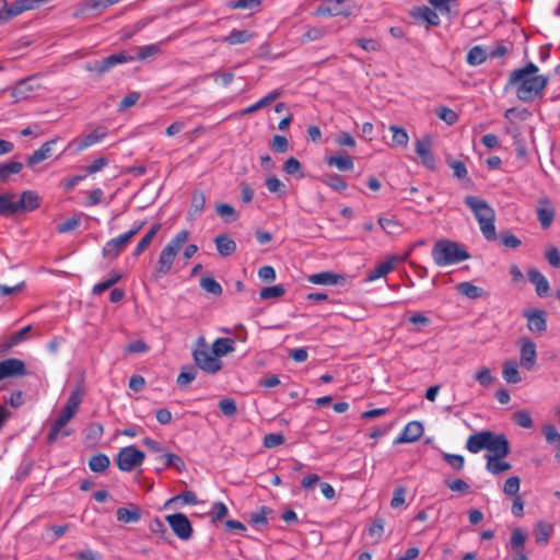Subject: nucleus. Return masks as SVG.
I'll return each mask as SVG.
<instances>
[{"instance_id":"1","label":"nucleus","mask_w":560,"mask_h":560,"mask_svg":"<svg viewBox=\"0 0 560 560\" xmlns=\"http://www.w3.org/2000/svg\"><path fill=\"white\" fill-rule=\"evenodd\" d=\"M539 68L534 62L513 70L505 84V91L513 89L517 98L524 103L534 102L544 95L549 79L538 74Z\"/></svg>"},{"instance_id":"2","label":"nucleus","mask_w":560,"mask_h":560,"mask_svg":"<svg viewBox=\"0 0 560 560\" xmlns=\"http://www.w3.org/2000/svg\"><path fill=\"white\" fill-rule=\"evenodd\" d=\"M83 396L84 388L82 385H78L71 390L65 407L62 408L59 416L55 419L50 427V430L47 435L48 444L55 443L58 440L59 435L69 436L72 433L71 430H61L77 415L79 407L83 400Z\"/></svg>"},{"instance_id":"3","label":"nucleus","mask_w":560,"mask_h":560,"mask_svg":"<svg viewBox=\"0 0 560 560\" xmlns=\"http://www.w3.org/2000/svg\"><path fill=\"white\" fill-rule=\"evenodd\" d=\"M135 51L136 55L129 54L128 51L113 54L102 60L95 61L93 65H89L88 69L96 72L97 74H103L119 63H126L133 60H145L161 52V44L137 47L135 48Z\"/></svg>"},{"instance_id":"4","label":"nucleus","mask_w":560,"mask_h":560,"mask_svg":"<svg viewBox=\"0 0 560 560\" xmlns=\"http://www.w3.org/2000/svg\"><path fill=\"white\" fill-rule=\"evenodd\" d=\"M466 206L472 211L475 218L479 223L480 231L487 241H495V212L493 208L481 198L476 196H466L464 199Z\"/></svg>"},{"instance_id":"5","label":"nucleus","mask_w":560,"mask_h":560,"mask_svg":"<svg viewBox=\"0 0 560 560\" xmlns=\"http://www.w3.org/2000/svg\"><path fill=\"white\" fill-rule=\"evenodd\" d=\"M432 258L438 266H447L467 260L470 255L458 243L451 240H439L432 247Z\"/></svg>"},{"instance_id":"6","label":"nucleus","mask_w":560,"mask_h":560,"mask_svg":"<svg viewBox=\"0 0 560 560\" xmlns=\"http://www.w3.org/2000/svg\"><path fill=\"white\" fill-rule=\"evenodd\" d=\"M14 194H2L4 217L10 218L19 212H31L40 206V196L35 190H24L20 199L14 201Z\"/></svg>"},{"instance_id":"7","label":"nucleus","mask_w":560,"mask_h":560,"mask_svg":"<svg viewBox=\"0 0 560 560\" xmlns=\"http://www.w3.org/2000/svg\"><path fill=\"white\" fill-rule=\"evenodd\" d=\"M189 233L187 230L179 231L161 250L159 260L155 267V277L161 278L166 276L173 266L174 259L182 246L188 240Z\"/></svg>"},{"instance_id":"8","label":"nucleus","mask_w":560,"mask_h":560,"mask_svg":"<svg viewBox=\"0 0 560 560\" xmlns=\"http://www.w3.org/2000/svg\"><path fill=\"white\" fill-rule=\"evenodd\" d=\"M192 357L196 365L207 373H217L222 368L221 360L212 349L208 348L202 338L199 346L192 351Z\"/></svg>"},{"instance_id":"9","label":"nucleus","mask_w":560,"mask_h":560,"mask_svg":"<svg viewBox=\"0 0 560 560\" xmlns=\"http://www.w3.org/2000/svg\"><path fill=\"white\" fill-rule=\"evenodd\" d=\"M353 0H326L314 12V16H345L352 14Z\"/></svg>"},{"instance_id":"10","label":"nucleus","mask_w":560,"mask_h":560,"mask_svg":"<svg viewBox=\"0 0 560 560\" xmlns=\"http://www.w3.org/2000/svg\"><path fill=\"white\" fill-rule=\"evenodd\" d=\"M144 458L145 455L142 451L135 445H129L120 448L116 457V464L121 471H131L140 466Z\"/></svg>"},{"instance_id":"11","label":"nucleus","mask_w":560,"mask_h":560,"mask_svg":"<svg viewBox=\"0 0 560 560\" xmlns=\"http://www.w3.org/2000/svg\"><path fill=\"white\" fill-rule=\"evenodd\" d=\"M107 135L105 127H97L94 131L72 139L66 147L65 151L73 149V153H79L89 147L102 141Z\"/></svg>"},{"instance_id":"12","label":"nucleus","mask_w":560,"mask_h":560,"mask_svg":"<svg viewBox=\"0 0 560 560\" xmlns=\"http://www.w3.org/2000/svg\"><path fill=\"white\" fill-rule=\"evenodd\" d=\"M173 533L182 540H189L192 536V527L188 517L183 513H175L165 516Z\"/></svg>"},{"instance_id":"13","label":"nucleus","mask_w":560,"mask_h":560,"mask_svg":"<svg viewBox=\"0 0 560 560\" xmlns=\"http://www.w3.org/2000/svg\"><path fill=\"white\" fill-rule=\"evenodd\" d=\"M488 453L485 455L486 459L490 458H504L510 452V443L504 434H494L491 432V436L489 438Z\"/></svg>"},{"instance_id":"14","label":"nucleus","mask_w":560,"mask_h":560,"mask_svg":"<svg viewBox=\"0 0 560 560\" xmlns=\"http://www.w3.org/2000/svg\"><path fill=\"white\" fill-rule=\"evenodd\" d=\"M27 374L26 365L23 360L18 358H9L0 361V382Z\"/></svg>"},{"instance_id":"15","label":"nucleus","mask_w":560,"mask_h":560,"mask_svg":"<svg viewBox=\"0 0 560 560\" xmlns=\"http://www.w3.org/2000/svg\"><path fill=\"white\" fill-rule=\"evenodd\" d=\"M523 316L527 319V328L534 334H542L547 329V313L542 310H532L524 312Z\"/></svg>"},{"instance_id":"16","label":"nucleus","mask_w":560,"mask_h":560,"mask_svg":"<svg viewBox=\"0 0 560 560\" xmlns=\"http://www.w3.org/2000/svg\"><path fill=\"white\" fill-rule=\"evenodd\" d=\"M537 351L536 345L529 339L521 340L520 364L530 371L536 364Z\"/></svg>"},{"instance_id":"17","label":"nucleus","mask_w":560,"mask_h":560,"mask_svg":"<svg viewBox=\"0 0 560 560\" xmlns=\"http://www.w3.org/2000/svg\"><path fill=\"white\" fill-rule=\"evenodd\" d=\"M431 147L432 142L429 137L417 140L415 143L416 153L420 156L422 164L428 168L433 170L435 167V159Z\"/></svg>"},{"instance_id":"18","label":"nucleus","mask_w":560,"mask_h":560,"mask_svg":"<svg viewBox=\"0 0 560 560\" xmlns=\"http://www.w3.org/2000/svg\"><path fill=\"white\" fill-rule=\"evenodd\" d=\"M406 256H392L387 260L377 265L373 270H371L366 277L368 281H374L381 277L386 276L388 272L395 269L397 264L404 261Z\"/></svg>"},{"instance_id":"19","label":"nucleus","mask_w":560,"mask_h":560,"mask_svg":"<svg viewBox=\"0 0 560 560\" xmlns=\"http://www.w3.org/2000/svg\"><path fill=\"white\" fill-rule=\"evenodd\" d=\"M128 243L129 241L124 234L107 241L102 249L103 257L110 260L116 259Z\"/></svg>"},{"instance_id":"20","label":"nucleus","mask_w":560,"mask_h":560,"mask_svg":"<svg viewBox=\"0 0 560 560\" xmlns=\"http://www.w3.org/2000/svg\"><path fill=\"white\" fill-rule=\"evenodd\" d=\"M59 140V137H55L54 139L46 141L40 145V148L31 154L26 160V165L28 167H33L36 164L47 160L52 154V148Z\"/></svg>"},{"instance_id":"21","label":"nucleus","mask_w":560,"mask_h":560,"mask_svg":"<svg viewBox=\"0 0 560 560\" xmlns=\"http://www.w3.org/2000/svg\"><path fill=\"white\" fill-rule=\"evenodd\" d=\"M490 436L491 431L488 430L471 434L466 441V448L472 454H477L482 450H487Z\"/></svg>"},{"instance_id":"22","label":"nucleus","mask_w":560,"mask_h":560,"mask_svg":"<svg viewBox=\"0 0 560 560\" xmlns=\"http://www.w3.org/2000/svg\"><path fill=\"white\" fill-rule=\"evenodd\" d=\"M423 434V425L419 421H411L406 424L400 435L396 439V443L416 442Z\"/></svg>"},{"instance_id":"23","label":"nucleus","mask_w":560,"mask_h":560,"mask_svg":"<svg viewBox=\"0 0 560 560\" xmlns=\"http://www.w3.org/2000/svg\"><path fill=\"white\" fill-rule=\"evenodd\" d=\"M308 281L320 285H336L343 284L346 282V278L342 275H338L332 271H322L311 275L308 277Z\"/></svg>"},{"instance_id":"24","label":"nucleus","mask_w":560,"mask_h":560,"mask_svg":"<svg viewBox=\"0 0 560 560\" xmlns=\"http://www.w3.org/2000/svg\"><path fill=\"white\" fill-rule=\"evenodd\" d=\"M34 78L30 77L23 80H20L12 89L11 96L14 98V102H21L27 100L31 94L35 90V85L33 84Z\"/></svg>"},{"instance_id":"25","label":"nucleus","mask_w":560,"mask_h":560,"mask_svg":"<svg viewBox=\"0 0 560 560\" xmlns=\"http://www.w3.org/2000/svg\"><path fill=\"white\" fill-rule=\"evenodd\" d=\"M415 20L427 22L431 26L440 25V18L434 9L428 5L416 7L410 12Z\"/></svg>"},{"instance_id":"26","label":"nucleus","mask_w":560,"mask_h":560,"mask_svg":"<svg viewBox=\"0 0 560 560\" xmlns=\"http://www.w3.org/2000/svg\"><path fill=\"white\" fill-rule=\"evenodd\" d=\"M528 281L535 285L536 294L538 296L547 295L550 285L547 278L537 269L530 268L527 271Z\"/></svg>"},{"instance_id":"27","label":"nucleus","mask_w":560,"mask_h":560,"mask_svg":"<svg viewBox=\"0 0 560 560\" xmlns=\"http://www.w3.org/2000/svg\"><path fill=\"white\" fill-rule=\"evenodd\" d=\"M537 218L542 229L551 225L555 218V209L548 199H540L537 208Z\"/></svg>"},{"instance_id":"28","label":"nucleus","mask_w":560,"mask_h":560,"mask_svg":"<svg viewBox=\"0 0 560 560\" xmlns=\"http://www.w3.org/2000/svg\"><path fill=\"white\" fill-rule=\"evenodd\" d=\"M218 253L222 257L231 256L236 250V243L226 234H220L214 238Z\"/></svg>"},{"instance_id":"29","label":"nucleus","mask_w":560,"mask_h":560,"mask_svg":"<svg viewBox=\"0 0 560 560\" xmlns=\"http://www.w3.org/2000/svg\"><path fill=\"white\" fill-rule=\"evenodd\" d=\"M456 290L459 294L471 300H476L488 295V293L482 288L477 287L469 281L459 282L458 284H456Z\"/></svg>"},{"instance_id":"30","label":"nucleus","mask_w":560,"mask_h":560,"mask_svg":"<svg viewBox=\"0 0 560 560\" xmlns=\"http://www.w3.org/2000/svg\"><path fill=\"white\" fill-rule=\"evenodd\" d=\"M206 205V197L201 190L194 191L191 196V203L188 210V219L195 220L201 215Z\"/></svg>"},{"instance_id":"31","label":"nucleus","mask_w":560,"mask_h":560,"mask_svg":"<svg viewBox=\"0 0 560 560\" xmlns=\"http://www.w3.org/2000/svg\"><path fill=\"white\" fill-rule=\"evenodd\" d=\"M116 516L119 522L125 524L137 523L141 518V510L136 505H132L131 509L119 508L116 511Z\"/></svg>"},{"instance_id":"32","label":"nucleus","mask_w":560,"mask_h":560,"mask_svg":"<svg viewBox=\"0 0 560 560\" xmlns=\"http://www.w3.org/2000/svg\"><path fill=\"white\" fill-rule=\"evenodd\" d=\"M552 532L553 527L551 524L539 521L534 528L535 541L538 545H546L549 541Z\"/></svg>"},{"instance_id":"33","label":"nucleus","mask_w":560,"mask_h":560,"mask_svg":"<svg viewBox=\"0 0 560 560\" xmlns=\"http://www.w3.org/2000/svg\"><path fill=\"white\" fill-rule=\"evenodd\" d=\"M542 433L548 444H556L557 451L555 453V459L560 464V433L553 424L545 425Z\"/></svg>"},{"instance_id":"34","label":"nucleus","mask_w":560,"mask_h":560,"mask_svg":"<svg viewBox=\"0 0 560 560\" xmlns=\"http://www.w3.org/2000/svg\"><path fill=\"white\" fill-rule=\"evenodd\" d=\"M160 229H161V224H159V223L154 224L150 229V231L139 241V243L137 244V246L132 253V255L135 257L140 256L150 246V244L152 243L154 236L160 231Z\"/></svg>"},{"instance_id":"35","label":"nucleus","mask_w":560,"mask_h":560,"mask_svg":"<svg viewBox=\"0 0 560 560\" xmlns=\"http://www.w3.org/2000/svg\"><path fill=\"white\" fill-rule=\"evenodd\" d=\"M502 376L508 383H511V384H516L522 381V377L517 370V363L512 360L504 362L503 369H502Z\"/></svg>"},{"instance_id":"36","label":"nucleus","mask_w":560,"mask_h":560,"mask_svg":"<svg viewBox=\"0 0 560 560\" xmlns=\"http://www.w3.org/2000/svg\"><path fill=\"white\" fill-rule=\"evenodd\" d=\"M320 180L323 184L327 185L328 187L336 191H343L348 187L346 180L340 175L335 173L324 174Z\"/></svg>"},{"instance_id":"37","label":"nucleus","mask_w":560,"mask_h":560,"mask_svg":"<svg viewBox=\"0 0 560 560\" xmlns=\"http://www.w3.org/2000/svg\"><path fill=\"white\" fill-rule=\"evenodd\" d=\"M488 57L489 54L485 48L481 46H474L468 50L466 61L469 66H479L483 63Z\"/></svg>"},{"instance_id":"38","label":"nucleus","mask_w":560,"mask_h":560,"mask_svg":"<svg viewBox=\"0 0 560 560\" xmlns=\"http://www.w3.org/2000/svg\"><path fill=\"white\" fill-rule=\"evenodd\" d=\"M280 96V92L278 91H272L270 92L268 95H266L265 97L260 98L259 101H257L256 103L252 104L250 106L246 107L245 109L242 110V115H248V114H252L254 112H257L261 108H264L265 106H268L270 105L273 101H276L278 97Z\"/></svg>"},{"instance_id":"39","label":"nucleus","mask_w":560,"mask_h":560,"mask_svg":"<svg viewBox=\"0 0 560 560\" xmlns=\"http://www.w3.org/2000/svg\"><path fill=\"white\" fill-rule=\"evenodd\" d=\"M110 460L107 455L100 453L89 459V467L93 472H104L109 467Z\"/></svg>"},{"instance_id":"40","label":"nucleus","mask_w":560,"mask_h":560,"mask_svg":"<svg viewBox=\"0 0 560 560\" xmlns=\"http://www.w3.org/2000/svg\"><path fill=\"white\" fill-rule=\"evenodd\" d=\"M252 37L253 34L248 31L234 28L223 38V43L229 45H238L248 42Z\"/></svg>"},{"instance_id":"41","label":"nucleus","mask_w":560,"mask_h":560,"mask_svg":"<svg viewBox=\"0 0 560 560\" xmlns=\"http://www.w3.org/2000/svg\"><path fill=\"white\" fill-rule=\"evenodd\" d=\"M23 164L18 161H11L0 165V183H7L9 177L22 171Z\"/></svg>"},{"instance_id":"42","label":"nucleus","mask_w":560,"mask_h":560,"mask_svg":"<svg viewBox=\"0 0 560 560\" xmlns=\"http://www.w3.org/2000/svg\"><path fill=\"white\" fill-rule=\"evenodd\" d=\"M378 224L388 235H399L402 232V225L395 218H378Z\"/></svg>"},{"instance_id":"43","label":"nucleus","mask_w":560,"mask_h":560,"mask_svg":"<svg viewBox=\"0 0 560 560\" xmlns=\"http://www.w3.org/2000/svg\"><path fill=\"white\" fill-rule=\"evenodd\" d=\"M512 468L509 462L503 460V458H490L488 457L486 469L492 475H499L503 471H508Z\"/></svg>"},{"instance_id":"44","label":"nucleus","mask_w":560,"mask_h":560,"mask_svg":"<svg viewBox=\"0 0 560 560\" xmlns=\"http://www.w3.org/2000/svg\"><path fill=\"white\" fill-rule=\"evenodd\" d=\"M212 350L218 357L225 355L234 351V340L230 338H218L212 345Z\"/></svg>"},{"instance_id":"45","label":"nucleus","mask_w":560,"mask_h":560,"mask_svg":"<svg viewBox=\"0 0 560 560\" xmlns=\"http://www.w3.org/2000/svg\"><path fill=\"white\" fill-rule=\"evenodd\" d=\"M158 459L161 460L165 467L174 468L177 471H182L185 469L184 460L182 459L180 456H178L174 453L164 454V455L160 456Z\"/></svg>"},{"instance_id":"46","label":"nucleus","mask_w":560,"mask_h":560,"mask_svg":"<svg viewBox=\"0 0 560 560\" xmlns=\"http://www.w3.org/2000/svg\"><path fill=\"white\" fill-rule=\"evenodd\" d=\"M327 164L336 166L339 171H351L353 170V161L349 155L329 156Z\"/></svg>"},{"instance_id":"47","label":"nucleus","mask_w":560,"mask_h":560,"mask_svg":"<svg viewBox=\"0 0 560 560\" xmlns=\"http://www.w3.org/2000/svg\"><path fill=\"white\" fill-rule=\"evenodd\" d=\"M200 287L206 292L219 296L222 294L221 284L211 276H206L200 279Z\"/></svg>"},{"instance_id":"48","label":"nucleus","mask_w":560,"mask_h":560,"mask_svg":"<svg viewBox=\"0 0 560 560\" xmlns=\"http://www.w3.org/2000/svg\"><path fill=\"white\" fill-rule=\"evenodd\" d=\"M526 539L527 535L520 527L514 528L511 533V548L516 550L517 555H520V551L524 552V545L526 542Z\"/></svg>"},{"instance_id":"49","label":"nucleus","mask_w":560,"mask_h":560,"mask_svg":"<svg viewBox=\"0 0 560 560\" xmlns=\"http://www.w3.org/2000/svg\"><path fill=\"white\" fill-rule=\"evenodd\" d=\"M389 130L393 132V144L406 148L409 141L408 133L405 128L398 127L396 125L389 126Z\"/></svg>"},{"instance_id":"50","label":"nucleus","mask_w":560,"mask_h":560,"mask_svg":"<svg viewBox=\"0 0 560 560\" xmlns=\"http://www.w3.org/2000/svg\"><path fill=\"white\" fill-rule=\"evenodd\" d=\"M273 511L271 508L262 505L256 512L250 514V522L256 526H266L267 525V516L271 514Z\"/></svg>"},{"instance_id":"51","label":"nucleus","mask_w":560,"mask_h":560,"mask_svg":"<svg viewBox=\"0 0 560 560\" xmlns=\"http://www.w3.org/2000/svg\"><path fill=\"white\" fill-rule=\"evenodd\" d=\"M217 213L228 223L237 220V213L235 209L228 203H220L217 206Z\"/></svg>"},{"instance_id":"52","label":"nucleus","mask_w":560,"mask_h":560,"mask_svg":"<svg viewBox=\"0 0 560 560\" xmlns=\"http://www.w3.org/2000/svg\"><path fill=\"white\" fill-rule=\"evenodd\" d=\"M180 500L185 504H197V495L194 491H184L177 495L172 497L170 500L166 501L165 508H168L172 503Z\"/></svg>"},{"instance_id":"53","label":"nucleus","mask_w":560,"mask_h":560,"mask_svg":"<svg viewBox=\"0 0 560 560\" xmlns=\"http://www.w3.org/2000/svg\"><path fill=\"white\" fill-rule=\"evenodd\" d=\"M520 486L521 479L517 476L509 477L504 482L503 492L509 497H516L518 495Z\"/></svg>"},{"instance_id":"54","label":"nucleus","mask_w":560,"mask_h":560,"mask_svg":"<svg viewBox=\"0 0 560 560\" xmlns=\"http://www.w3.org/2000/svg\"><path fill=\"white\" fill-rule=\"evenodd\" d=\"M327 34V28L324 26L310 27L303 35L302 42H313L323 38Z\"/></svg>"},{"instance_id":"55","label":"nucleus","mask_w":560,"mask_h":560,"mask_svg":"<svg viewBox=\"0 0 560 560\" xmlns=\"http://www.w3.org/2000/svg\"><path fill=\"white\" fill-rule=\"evenodd\" d=\"M435 114L441 120L445 121L447 125H454L458 119V115L452 108L445 106L439 107Z\"/></svg>"},{"instance_id":"56","label":"nucleus","mask_w":560,"mask_h":560,"mask_svg":"<svg viewBox=\"0 0 560 560\" xmlns=\"http://www.w3.org/2000/svg\"><path fill=\"white\" fill-rule=\"evenodd\" d=\"M513 421L524 429H530L534 424L530 413L525 410L514 412Z\"/></svg>"},{"instance_id":"57","label":"nucleus","mask_w":560,"mask_h":560,"mask_svg":"<svg viewBox=\"0 0 560 560\" xmlns=\"http://www.w3.org/2000/svg\"><path fill=\"white\" fill-rule=\"evenodd\" d=\"M284 293H285L284 288L280 284H278V285L264 288L259 292V296L261 300H269V299L280 298Z\"/></svg>"},{"instance_id":"58","label":"nucleus","mask_w":560,"mask_h":560,"mask_svg":"<svg viewBox=\"0 0 560 560\" xmlns=\"http://www.w3.org/2000/svg\"><path fill=\"white\" fill-rule=\"evenodd\" d=\"M443 459L456 471L464 468L465 458L462 455L443 453Z\"/></svg>"},{"instance_id":"59","label":"nucleus","mask_w":560,"mask_h":560,"mask_svg":"<svg viewBox=\"0 0 560 560\" xmlns=\"http://www.w3.org/2000/svg\"><path fill=\"white\" fill-rule=\"evenodd\" d=\"M219 409L226 417H233L237 412L236 402L232 398H224L220 400Z\"/></svg>"},{"instance_id":"60","label":"nucleus","mask_w":560,"mask_h":560,"mask_svg":"<svg viewBox=\"0 0 560 560\" xmlns=\"http://www.w3.org/2000/svg\"><path fill=\"white\" fill-rule=\"evenodd\" d=\"M197 376V371L195 368H190L188 370H183L176 380V383L179 387H185L190 384Z\"/></svg>"},{"instance_id":"61","label":"nucleus","mask_w":560,"mask_h":560,"mask_svg":"<svg viewBox=\"0 0 560 560\" xmlns=\"http://www.w3.org/2000/svg\"><path fill=\"white\" fill-rule=\"evenodd\" d=\"M475 380L483 387H488L494 382V377L492 376L491 371L488 368L480 369L475 374Z\"/></svg>"},{"instance_id":"62","label":"nucleus","mask_w":560,"mask_h":560,"mask_svg":"<svg viewBox=\"0 0 560 560\" xmlns=\"http://www.w3.org/2000/svg\"><path fill=\"white\" fill-rule=\"evenodd\" d=\"M266 187L270 192L285 194V185L276 176H270L266 179Z\"/></svg>"},{"instance_id":"63","label":"nucleus","mask_w":560,"mask_h":560,"mask_svg":"<svg viewBox=\"0 0 560 560\" xmlns=\"http://www.w3.org/2000/svg\"><path fill=\"white\" fill-rule=\"evenodd\" d=\"M444 483L450 490H452L454 492L466 493V492H468V490L470 488L469 485L465 480L459 479V478L454 479V480L445 479Z\"/></svg>"},{"instance_id":"64","label":"nucleus","mask_w":560,"mask_h":560,"mask_svg":"<svg viewBox=\"0 0 560 560\" xmlns=\"http://www.w3.org/2000/svg\"><path fill=\"white\" fill-rule=\"evenodd\" d=\"M284 441L285 439L282 433H268L264 436V446L267 448H272L283 444Z\"/></svg>"}]
</instances>
